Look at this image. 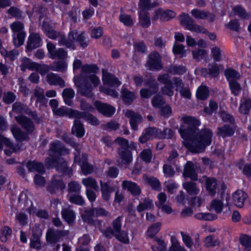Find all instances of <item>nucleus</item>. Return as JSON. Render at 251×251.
<instances>
[{
  "label": "nucleus",
  "instance_id": "nucleus-1",
  "mask_svg": "<svg viewBox=\"0 0 251 251\" xmlns=\"http://www.w3.org/2000/svg\"><path fill=\"white\" fill-rule=\"evenodd\" d=\"M183 123L179 129V132L184 139L183 145L191 152L200 153L212 141V132L209 129L201 131L198 128L200 122L194 117L182 118Z\"/></svg>",
  "mask_w": 251,
  "mask_h": 251
},
{
  "label": "nucleus",
  "instance_id": "nucleus-2",
  "mask_svg": "<svg viewBox=\"0 0 251 251\" xmlns=\"http://www.w3.org/2000/svg\"><path fill=\"white\" fill-rule=\"evenodd\" d=\"M179 21L181 25L185 26L187 29L191 31L206 34L212 40H215L216 38L215 33H210L205 28L196 24L195 21L188 14H181L179 16Z\"/></svg>",
  "mask_w": 251,
  "mask_h": 251
},
{
  "label": "nucleus",
  "instance_id": "nucleus-3",
  "mask_svg": "<svg viewBox=\"0 0 251 251\" xmlns=\"http://www.w3.org/2000/svg\"><path fill=\"white\" fill-rule=\"evenodd\" d=\"M99 71V67L95 64H86L81 67L80 75V79L83 81L89 80L93 84L94 87H97L100 83L99 77L96 75Z\"/></svg>",
  "mask_w": 251,
  "mask_h": 251
},
{
  "label": "nucleus",
  "instance_id": "nucleus-4",
  "mask_svg": "<svg viewBox=\"0 0 251 251\" xmlns=\"http://www.w3.org/2000/svg\"><path fill=\"white\" fill-rule=\"evenodd\" d=\"M10 27L13 32L14 44L16 47L22 45L25 36L23 24L20 22H15L11 24Z\"/></svg>",
  "mask_w": 251,
  "mask_h": 251
},
{
  "label": "nucleus",
  "instance_id": "nucleus-5",
  "mask_svg": "<svg viewBox=\"0 0 251 251\" xmlns=\"http://www.w3.org/2000/svg\"><path fill=\"white\" fill-rule=\"evenodd\" d=\"M148 70L158 71L163 68L161 57L157 51H153L148 55V59L145 64Z\"/></svg>",
  "mask_w": 251,
  "mask_h": 251
},
{
  "label": "nucleus",
  "instance_id": "nucleus-6",
  "mask_svg": "<svg viewBox=\"0 0 251 251\" xmlns=\"http://www.w3.org/2000/svg\"><path fill=\"white\" fill-rule=\"evenodd\" d=\"M69 231L66 230H56L53 228L48 229L46 233V240L48 243L54 244L62 240L69 235Z\"/></svg>",
  "mask_w": 251,
  "mask_h": 251
},
{
  "label": "nucleus",
  "instance_id": "nucleus-7",
  "mask_svg": "<svg viewBox=\"0 0 251 251\" xmlns=\"http://www.w3.org/2000/svg\"><path fill=\"white\" fill-rule=\"evenodd\" d=\"M81 80L80 77L78 76H75L74 77V81L75 85L78 88V91L83 96L88 98L92 97L94 96V94L92 92L93 90V86L89 83L87 81H85V82L80 83Z\"/></svg>",
  "mask_w": 251,
  "mask_h": 251
},
{
  "label": "nucleus",
  "instance_id": "nucleus-8",
  "mask_svg": "<svg viewBox=\"0 0 251 251\" xmlns=\"http://www.w3.org/2000/svg\"><path fill=\"white\" fill-rule=\"evenodd\" d=\"M69 152V150L58 140H55L50 144L49 154L50 157H58L67 154Z\"/></svg>",
  "mask_w": 251,
  "mask_h": 251
},
{
  "label": "nucleus",
  "instance_id": "nucleus-9",
  "mask_svg": "<svg viewBox=\"0 0 251 251\" xmlns=\"http://www.w3.org/2000/svg\"><path fill=\"white\" fill-rule=\"evenodd\" d=\"M17 123L28 134H31L35 129V126L32 120L25 116L20 115L15 117Z\"/></svg>",
  "mask_w": 251,
  "mask_h": 251
},
{
  "label": "nucleus",
  "instance_id": "nucleus-10",
  "mask_svg": "<svg viewBox=\"0 0 251 251\" xmlns=\"http://www.w3.org/2000/svg\"><path fill=\"white\" fill-rule=\"evenodd\" d=\"M47 47L50 58L64 59L67 57V51L63 48L56 50L55 46L53 43H48Z\"/></svg>",
  "mask_w": 251,
  "mask_h": 251
},
{
  "label": "nucleus",
  "instance_id": "nucleus-11",
  "mask_svg": "<svg viewBox=\"0 0 251 251\" xmlns=\"http://www.w3.org/2000/svg\"><path fill=\"white\" fill-rule=\"evenodd\" d=\"M65 188L64 183L59 176H54L47 187L48 191L50 194H55L59 190L62 191Z\"/></svg>",
  "mask_w": 251,
  "mask_h": 251
},
{
  "label": "nucleus",
  "instance_id": "nucleus-12",
  "mask_svg": "<svg viewBox=\"0 0 251 251\" xmlns=\"http://www.w3.org/2000/svg\"><path fill=\"white\" fill-rule=\"evenodd\" d=\"M94 105L99 113L107 117H111L115 112V108L113 106L106 103L97 100Z\"/></svg>",
  "mask_w": 251,
  "mask_h": 251
},
{
  "label": "nucleus",
  "instance_id": "nucleus-13",
  "mask_svg": "<svg viewBox=\"0 0 251 251\" xmlns=\"http://www.w3.org/2000/svg\"><path fill=\"white\" fill-rule=\"evenodd\" d=\"M125 116L129 119V124L131 128L134 130H137L138 125L142 121V116L130 110L126 111Z\"/></svg>",
  "mask_w": 251,
  "mask_h": 251
},
{
  "label": "nucleus",
  "instance_id": "nucleus-14",
  "mask_svg": "<svg viewBox=\"0 0 251 251\" xmlns=\"http://www.w3.org/2000/svg\"><path fill=\"white\" fill-rule=\"evenodd\" d=\"M236 128V125L225 124L217 128L216 134L218 136L223 138L233 135Z\"/></svg>",
  "mask_w": 251,
  "mask_h": 251
},
{
  "label": "nucleus",
  "instance_id": "nucleus-15",
  "mask_svg": "<svg viewBox=\"0 0 251 251\" xmlns=\"http://www.w3.org/2000/svg\"><path fill=\"white\" fill-rule=\"evenodd\" d=\"M196 165L192 161H187L184 167L183 176L189 177L192 180H198V175L196 171Z\"/></svg>",
  "mask_w": 251,
  "mask_h": 251
},
{
  "label": "nucleus",
  "instance_id": "nucleus-16",
  "mask_svg": "<svg viewBox=\"0 0 251 251\" xmlns=\"http://www.w3.org/2000/svg\"><path fill=\"white\" fill-rule=\"evenodd\" d=\"M102 80L104 84L111 87H117L121 85V82L114 75L108 73L104 69L102 70Z\"/></svg>",
  "mask_w": 251,
  "mask_h": 251
},
{
  "label": "nucleus",
  "instance_id": "nucleus-17",
  "mask_svg": "<svg viewBox=\"0 0 251 251\" xmlns=\"http://www.w3.org/2000/svg\"><path fill=\"white\" fill-rule=\"evenodd\" d=\"M94 208L85 210L81 214V218L85 223L92 225H100L101 221L99 220H94L93 218L95 216Z\"/></svg>",
  "mask_w": 251,
  "mask_h": 251
},
{
  "label": "nucleus",
  "instance_id": "nucleus-18",
  "mask_svg": "<svg viewBox=\"0 0 251 251\" xmlns=\"http://www.w3.org/2000/svg\"><path fill=\"white\" fill-rule=\"evenodd\" d=\"M41 38L39 34L35 33H31L28 37L27 43V50L31 51L41 46Z\"/></svg>",
  "mask_w": 251,
  "mask_h": 251
},
{
  "label": "nucleus",
  "instance_id": "nucleus-19",
  "mask_svg": "<svg viewBox=\"0 0 251 251\" xmlns=\"http://www.w3.org/2000/svg\"><path fill=\"white\" fill-rule=\"evenodd\" d=\"M102 199L105 201H108L111 195L115 191L114 188L110 185L107 182L100 181Z\"/></svg>",
  "mask_w": 251,
  "mask_h": 251
},
{
  "label": "nucleus",
  "instance_id": "nucleus-20",
  "mask_svg": "<svg viewBox=\"0 0 251 251\" xmlns=\"http://www.w3.org/2000/svg\"><path fill=\"white\" fill-rule=\"evenodd\" d=\"M248 198L247 194L241 190H238L232 195L234 204L240 208L244 205V202Z\"/></svg>",
  "mask_w": 251,
  "mask_h": 251
},
{
  "label": "nucleus",
  "instance_id": "nucleus-21",
  "mask_svg": "<svg viewBox=\"0 0 251 251\" xmlns=\"http://www.w3.org/2000/svg\"><path fill=\"white\" fill-rule=\"evenodd\" d=\"M46 80L50 85L59 86L61 88L65 86V81L56 74L49 73L46 76Z\"/></svg>",
  "mask_w": 251,
  "mask_h": 251
},
{
  "label": "nucleus",
  "instance_id": "nucleus-22",
  "mask_svg": "<svg viewBox=\"0 0 251 251\" xmlns=\"http://www.w3.org/2000/svg\"><path fill=\"white\" fill-rule=\"evenodd\" d=\"M122 187L129 191L133 196H139L141 193V189L136 183L128 180L122 182Z\"/></svg>",
  "mask_w": 251,
  "mask_h": 251
},
{
  "label": "nucleus",
  "instance_id": "nucleus-23",
  "mask_svg": "<svg viewBox=\"0 0 251 251\" xmlns=\"http://www.w3.org/2000/svg\"><path fill=\"white\" fill-rule=\"evenodd\" d=\"M11 131L16 140L18 142L27 141L29 139L28 136L29 134L23 131L20 128L16 126H13L11 127Z\"/></svg>",
  "mask_w": 251,
  "mask_h": 251
},
{
  "label": "nucleus",
  "instance_id": "nucleus-24",
  "mask_svg": "<svg viewBox=\"0 0 251 251\" xmlns=\"http://www.w3.org/2000/svg\"><path fill=\"white\" fill-rule=\"evenodd\" d=\"M156 132V127H149L146 128L140 137L139 140L140 143L144 144L149 140L155 138V132Z\"/></svg>",
  "mask_w": 251,
  "mask_h": 251
},
{
  "label": "nucleus",
  "instance_id": "nucleus-25",
  "mask_svg": "<svg viewBox=\"0 0 251 251\" xmlns=\"http://www.w3.org/2000/svg\"><path fill=\"white\" fill-rule=\"evenodd\" d=\"M55 169L59 173H61L63 175L71 176L73 171L68 165L66 161L62 159H59L57 161L55 165Z\"/></svg>",
  "mask_w": 251,
  "mask_h": 251
},
{
  "label": "nucleus",
  "instance_id": "nucleus-26",
  "mask_svg": "<svg viewBox=\"0 0 251 251\" xmlns=\"http://www.w3.org/2000/svg\"><path fill=\"white\" fill-rule=\"evenodd\" d=\"M61 215L63 219L69 225L74 223L75 219L74 211L69 206L62 210Z\"/></svg>",
  "mask_w": 251,
  "mask_h": 251
},
{
  "label": "nucleus",
  "instance_id": "nucleus-27",
  "mask_svg": "<svg viewBox=\"0 0 251 251\" xmlns=\"http://www.w3.org/2000/svg\"><path fill=\"white\" fill-rule=\"evenodd\" d=\"M182 186L190 195H197L200 192V189L196 182L188 181L183 183Z\"/></svg>",
  "mask_w": 251,
  "mask_h": 251
},
{
  "label": "nucleus",
  "instance_id": "nucleus-28",
  "mask_svg": "<svg viewBox=\"0 0 251 251\" xmlns=\"http://www.w3.org/2000/svg\"><path fill=\"white\" fill-rule=\"evenodd\" d=\"M43 29L46 35L51 39L55 40L60 36V32L55 30L53 27L48 23L44 22Z\"/></svg>",
  "mask_w": 251,
  "mask_h": 251
},
{
  "label": "nucleus",
  "instance_id": "nucleus-29",
  "mask_svg": "<svg viewBox=\"0 0 251 251\" xmlns=\"http://www.w3.org/2000/svg\"><path fill=\"white\" fill-rule=\"evenodd\" d=\"M82 173L85 175L91 174L93 172V166L87 162V157L83 154L79 161Z\"/></svg>",
  "mask_w": 251,
  "mask_h": 251
},
{
  "label": "nucleus",
  "instance_id": "nucleus-30",
  "mask_svg": "<svg viewBox=\"0 0 251 251\" xmlns=\"http://www.w3.org/2000/svg\"><path fill=\"white\" fill-rule=\"evenodd\" d=\"M205 185L206 190L211 196H214L217 189V180L215 178L205 177Z\"/></svg>",
  "mask_w": 251,
  "mask_h": 251
},
{
  "label": "nucleus",
  "instance_id": "nucleus-31",
  "mask_svg": "<svg viewBox=\"0 0 251 251\" xmlns=\"http://www.w3.org/2000/svg\"><path fill=\"white\" fill-rule=\"evenodd\" d=\"M75 95L74 90L71 88H65L63 90L62 97L65 104L69 106L73 105V99Z\"/></svg>",
  "mask_w": 251,
  "mask_h": 251
},
{
  "label": "nucleus",
  "instance_id": "nucleus-32",
  "mask_svg": "<svg viewBox=\"0 0 251 251\" xmlns=\"http://www.w3.org/2000/svg\"><path fill=\"white\" fill-rule=\"evenodd\" d=\"M72 132L78 137L83 136L84 134V128L80 120L77 119L74 120Z\"/></svg>",
  "mask_w": 251,
  "mask_h": 251
},
{
  "label": "nucleus",
  "instance_id": "nucleus-33",
  "mask_svg": "<svg viewBox=\"0 0 251 251\" xmlns=\"http://www.w3.org/2000/svg\"><path fill=\"white\" fill-rule=\"evenodd\" d=\"M26 167L30 172L36 171L39 173H43L45 172L43 164L35 161H28L26 164Z\"/></svg>",
  "mask_w": 251,
  "mask_h": 251
},
{
  "label": "nucleus",
  "instance_id": "nucleus-34",
  "mask_svg": "<svg viewBox=\"0 0 251 251\" xmlns=\"http://www.w3.org/2000/svg\"><path fill=\"white\" fill-rule=\"evenodd\" d=\"M121 94L123 100L126 104H130L135 99L134 93L124 87L122 88Z\"/></svg>",
  "mask_w": 251,
  "mask_h": 251
},
{
  "label": "nucleus",
  "instance_id": "nucleus-35",
  "mask_svg": "<svg viewBox=\"0 0 251 251\" xmlns=\"http://www.w3.org/2000/svg\"><path fill=\"white\" fill-rule=\"evenodd\" d=\"M158 5V3L157 2H151V0H139L138 3L139 10L148 11Z\"/></svg>",
  "mask_w": 251,
  "mask_h": 251
},
{
  "label": "nucleus",
  "instance_id": "nucleus-36",
  "mask_svg": "<svg viewBox=\"0 0 251 251\" xmlns=\"http://www.w3.org/2000/svg\"><path fill=\"white\" fill-rule=\"evenodd\" d=\"M139 23L144 28H147L151 25V19L147 11L139 10Z\"/></svg>",
  "mask_w": 251,
  "mask_h": 251
},
{
  "label": "nucleus",
  "instance_id": "nucleus-37",
  "mask_svg": "<svg viewBox=\"0 0 251 251\" xmlns=\"http://www.w3.org/2000/svg\"><path fill=\"white\" fill-rule=\"evenodd\" d=\"M232 11L235 15L238 16L242 20H248L250 18V15L240 5L234 6L232 8Z\"/></svg>",
  "mask_w": 251,
  "mask_h": 251
},
{
  "label": "nucleus",
  "instance_id": "nucleus-38",
  "mask_svg": "<svg viewBox=\"0 0 251 251\" xmlns=\"http://www.w3.org/2000/svg\"><path fill=\"white\" fill-rule=\"evenodd\" d=\"M144 85L145 86L148 87V88L157 92L158 91V83L156 81L155 77L151 74L146 76Z\"/></svg>",
  "mask_w": 251,
  "mask_h": 251
},
{
  "label": "nucleus",
  "instance_id": "nucleus-39",
  "mask_svg": "<svg viewBox=\"0 0 251 251\" xmlns=\"http://www.w3.org/2000/svg\"><path fill=\"white\" fill-rule=\"evenodd\" d=\"M118 154L122 159L123 163L127 166L132 160V155L131 151L128 149L124 151H118Z\"/></svg>",
  "mask_w": 251,
  "mask_h": 251
},
{
  "label": "nucleus",
  "instance_id": "nucleus-40",
  "mask_svg": "<svg viewBox=\"0 0 251 251\" xmlns=\"http://www.w3.org/2000/svg\"><path fill=\"white\" fill-rule=\"evenodd\" d=\"M50 69L53 71L64 72L67 69V64L62 60L54 61L50 65Z\"/></svg>",
  "mask_w": 251,
  "mask_h": 251
},
{
  "label": "nucleus",
  "instance_id": "nucleus-41",
  "mask_svg": "<svg viewBox=\"0 0 251 251\" xmlns=\"http://www.w3.org/2000/svg\"><path fill=\"white\" fill-rule=\"evenodd\" d=\"M153 207V203L152 200L149 198H146L143 200L142 202H140L137 206V210L139 212L151 209Z\"/></svg>",
  "mask_w": 251,
  "mask_h": 251
},
{
  "label": "nucleus",
  "instance_id": "nucleus-42",
  "mask_svg": "<svg viewBox=\"0 0 251 251\" xmlns=\"http://www.w3.org/2000/svg\"><path fill=\"white\" fill-rule=\"evenodd\" d=\"M251 109V99H247L241 101L239 107V112L244 115H248Z\"/></svg>",
  "mask_w": 251,
  "mask_h": 251
},
{
  "label": "nucleus",
  "instance_id": "nucleus-43",
  "mask_svg": "<svg viewBox=\"0 0 251 251\" xmlns=\"http://www.w3.org/2000/svg\"><path fill=\"white\" fill-rule=\"evenodd\" d=\"M81 182L87 188H91L95 191H98L99 189L96 180L92 177L83 178Z\"/></svg>",
  "mask_w": 251,
  "mask_h": 251
},
{
  "label": "nucleus",
  "instance_id": "nucleus-44",
  "mask_svg": "<svg viewBox=\"0 0 251 251\" xmlns=\"http://www.w3.org/2000/svg\"><path fill=\"white\" fill-rule=\"evenodd\" d=\"M239 241L245 251H251V236L242 234L239 237Z\"/></svg>",
  "mask_w": 251,
  "mask_h": 251
},
{
  "label": "nucleus",
  "instance_id": "nucleus-45",
  "mask_svg": "<svg viewBox=\"0 0 251 251\" xmlns=\"http://www.w3.org/2000/svg\"><path fill=\"white\" fill-rule=\"evenodd\" d=\"M28 108L26 105L19 101H17L12 105V111L17 114H26Z\"/></svg>",
  "mask_w": 251,
  "mask_h": 251
},
{
  "label": "nucleus",
  "instance_id": "nucleus-46",
  "mask_svg": "<svg viewBox=\"0 0 251 251\" xmlns=\"http://www.w3.org/2000/svg\"><path fill=\"white\" fill-rule=\"evenodd\" d=\"M186 68L182 65H171L169 67L168 72L172 75H182L186 72Z\"/></svg>",
  "mask_w": 251,
  "mask_h": 251
},
{
  "label": "nucleus",
  "instance_id": "nucleus-47",
  "mask_svg": "<svg viewBox=\"0 0 251 251\" xmlns=\"http://www.w3.org/2000/svg\"><path fill=\"white\" fill-rule=\"evenodd\" d=\"M225 74L229 82L231 81H236V79L239 78L240 76L238 72L231 68L226 69Z\"/></svg>",
  "mask_w": 251,
  "mask_h": 251
},
{
  "label": "nucleus",
  "instance_id": "nucleus-48",
  "mask_svg": "<svg viewBox=\"0 0 251 251\" xmlns=\"http://www.w3.org/2000/svg\"><path fill=\"white\" fill-rule=\"evenodd\" d=\"M197 97L201 100H205L209 97V90L205 86H201L197 91Z\"/></svg>",
  "mask_w": 251,
  "mask_h": 251
},
{
  "label": "nucleus",
  "instance_id": "nucleus-49",
  "mask_svg": "<svg viewBox=\"0 0 251 251\" xmlns=\"http://www.w3.org/2000/svg\"><path fill=\"white\" fill-rule=\"evenodd\" d=\"M145 181L149 184L152 189L159 190L160 187V183L158 179L154 177H148L144 176Z\"/></svg>",
  "mask_w": 251,
  "mask_h": 251
},
{
  "label": "nucleus",
  "instance_id": "nucleus-50",
  "mask_svg": "<svg viewBox=\"0 0 251 251\" xmlns=\"http://www.w3.org/2000/svg\"><path fill=\"white\" fill-rule=\"evenodd\" d=\"M219 115L224 122L229 123L230 125H236L234 118L228 113L222 111L219 113Z\"/></svg>",
  "mask_w": 251,
  "mask_h": 251
},
{
  "label": "nucleus",
  "instance_id": "nucleus-51",
  "mask_svg": "<svg viewBox=\"0 0 251 251\" xmlns=\"http://www.w3.org/2000/svg\"><path fill=\"white\" fill-rule=\"evenodd\" d=\"M115 142L120 146L118 149V151L128 150L129 148L128 141L123 137H119L116 138L115 140Z\"/></svg>",
  "mask_w": 251,
  "mask_h": 251
},
{
  "label": "nucleus",
  "instance_id": "nucleus-52",
  "mask_svg": "<svg viewBox=\"0 0 251 251\" xmlns=\"http://www.w3.org/2000/svg\"><path fill=\"white\" fill-rule=\"evenodd\" d=\"M176 15V13L171 10H166L164 11L161 9V21H168L174 18Z\"/></svg>",
  "mask_w": 251,
  "mask_h": 251
},
{
  "label": "nucleus",
  "instance_id": "nucleus-53",
  "mask_svg": "<svg viewBox=\"0 0 251 251\" xmlns=\"http://www.w3.org/2000/svg\"><path fill=\"white\" fill-rule=\"evenodd\" d=\"M192 16L196 19L204 20L207 18V11L194 9L191 11Z\"/></svg>",
  "mask_w": 251,
  "mask_h": 251
},
{
  "label": "nucleus",
  "instance_id": "nucleus-54",
  "mask_svg": "<svg viewBox=\"0 0 251 251\" xmlns=\"http://www.w3.org/2000/svg\"><path fill=\"white\" fill-rule=\"evenodd\" d=\"M81 186L79 183L75 181H72L68 184V191L69 193H75L79 194L80 192Z\"/></svg>",
  "mask_w": 251,
  "mask_h": 251
},
{
  "label": "nucleus",
  "instance_id": "nucleus-55",
  "mask_svg": "<svg viewBox=\"0 0 251 251\" xmlns=\"http://www.w3.org/2000/svg\"><path fill=\"white\" fill-rule=\"evenodd\" d=\"M58 38V44L60 46H65L67 48H72L73 50L75 49V45L69 41V39H67L64 34H60Z\"/></svg>",
  "mask_w": 251,
  "mask_h": 251
},
{
  "label": "nucleus",
  "instance_id": "nucleus-56",
  "mask_svg": "<svg viewBox=\"0 0 251 251\" xmlns=\"http://www.w3.org/2000/svg\"><path fill=\"white\" fill-rule=\"evenodd\" d=\"M69 201L73 203L78 205H83L85 203V201L82 197L79 194H72L70 195Z\"/></svg>",
  "mask_w": 251,
  "mask_h": 251
},
{
  "label": "nucleus",
  "instance_id": "nucleus-57",
  "mask_svg": "<svg viewBox=\"0 0 251 251\" xmlns=\"http://www.w3.org/2000/svg\"><path fill=\"white\" fill-rule=\"evenodd\" d=\"M193 58L197 61H200L201 59L204 58L207 54L206 50L199 49L192 51Z\"/></svg>",
  "mask_w": 251,
  "mask_h": 251
},
{
  "label": "nucleus",
  "instance_id": "nucleus-58",
  "mask_svg": "<svg viewBox=\"0 0 251 251\" xmlns=\"http://www.w3.org/2000/svg\"><path fill=\"white\" fill-rule=\"evenodd\" d=\"M229 85L232 94L238 96L242 89L240 84L236 81H229Z\"/></svg>",
  "mask_w": 251,
  "mask_h": 251
},
{
  "label": "nucleus",
  "instance_id": "nucleus-59",
  "mask_svg": "<svg viewBox=\"0 0 251 251\" xmlns=\"http://www.w3.org/2000/svg\"><path fill=\"white\" fill-rule=\"evenodd\" d=\"M15 219L22 226H25L27 224V215L23 212H17L16 214Z\"/></svg>",
  "mask_w": 251,
  "mask_h": 251
},
{
  "label": "nucleus",
  "instance_id": "nucleus-60",
  "mask_svg": "<svg viewBox=\"0 0 251 251\" xmlns=\"http://www.w3.org/2000/svg\"><path fill=\"white\" fill-rule=\"evenodd\" d=\"M32 66L35 68L36 71L39 72L42 75H45L50 70V66L40 65L36 63H32Z\"/></svg>",
  "mask_w": 251,
  "mask_h": 251
},
{
  "label": "nucleus",
  "instance_id": "nucleus-61",
  "mask_svg": "<svg viewBox=\"0 0 251 251\" xmlns=\"http://www.w3.org/2000/svg\"><path fill=\"white\" fill-rule=\"evenodd\" d=\"M210 207L213 209L217 213H220L223 209V203L221 200H213L211 201Z\"/></svg>",
  "mask_w": 251,
  "mask_h": 251
},
{
  "label": "nucleus",
  "instance_id": "nucleus-62",
  "mask_svg": "<svg viewBox=\"0 0 251 251\" xmlns=\"http://www.w3.org/2000/svg\"><path fill=\"white\" fill-rule=\"evenodd\" d=\"M119 20L126 26H131L133 25V20L130 15L121 14L120 15Z\"/></svg>",
  "mask_w": 251,
  "mask_h": 251
},
{
  "label": "nucleus",
  "instance_id": "nucleus-63",
  "mask_svg": "<svg viewBox=\"0 0 251 251\" xmlns=\"http://www.w3.org/2000/svg\"><path fill=\"white\" fill-rule=\"evenodd\" d=\"M76 42L78 45L83 48H86L89 44V40L86 37L84 32L81 33L76 38Z\"/></svg>",
  "mask_w": 251,
  "mask_h": 251
},
{
  "label": "nucleus",
  "instance_id": "nucleus-64",
  "mask_svg": "<svg viewBox=\"0 0 251 251\" xmlns=\"http://www.w3.org/2000/svg\"><path fill=\"white\" fill-rule=\"evenodd\" d=\"M161 224L160 223H156L152 225L148 230V235L152 238L159 231Z\"/></svg>",
  "mask_w": 251,
  "mask_h": 251
}]
</instances>
